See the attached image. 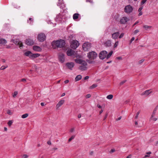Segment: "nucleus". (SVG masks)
I'll return each instance as SVG.
<instances>
[{
	"label": "nucleus",
	"instance_id": "nucleus-16",
	"mask_svg": "<svg viewBox=\"0 0 158 158\" xmlns=\"http://www.w3.org/2000/svg\"><path fill=\"white\" fill-rule=\"evenodd\" d=\"M152 91H151L150 89L147 90L143 92L141 94V95L143 96V95H145L147 96L149 94L152 93Z\"/></svg>",
	"mask_w": 158,
	"mask_h": 158
},
{
	"label": "nucleus",
	"instance_id": "nucleus-14",
	"mask_svg": "<svg viewBox=\"0 0 158 158\" xmlns=\"http://www.w3.org/2000/svg\"><path fill=\"white\" fill-rule=\"evenodd\" d=\"M26 43L28 45H31L33 44V41L29 39H27L26 40Z\"/></svg>",
	"mask_w": 158,
	"mask_h": 158
},
{
	"label": "nucleus",
	"instance_id": "nucleus-42",
	"mask_svg": "<svg viewBox=\"0 0 158 158\" xmlns=\"http://www.w3.org/2000/svg\"><path fill=\"white\" fill-rule=\"evenodd\" d=\"M7 67V66L6 67H5L4 66H2L0 68V70H4Z\"/></svg>",
	"mask_w": 158,
	"mask_h": 158
},
{
	"label": "nucleus",
	"instance_id": "nucleus-35",
	"mask_svg": "<svg viewBox=\"0 0 158 158\" xmlns=\"http://www.w3.org/2000/svg\"><path fill=\"white\" fill-rule=\"evenodd\" d=\"M75 135H72L71 136V137L69 138L68 140V142H70L72 139H74L75 138Z\"/></svg>",
	"mask_w": 158,
	"mask_h": 158
},
{
	"label": "nucleus",
	"instance_id": "nucleus-1",
	"mask_svg": "<svg viewBox=\"0 0 158 158\" xmlns=\"http://www.w3.org/2000/svg\"><path fill=\"white\" fill-rule=\"evenodd\" d=\"M65 43L64 40H60L54 41L52 43V45L54 48L56 47L61 48L64 47L65 45Z\"/></svg>",
	"mask_w": 158,
	"mask_h": 158
},
{
	"label": "nucleus",
	"instance_id": "nucleus-38",
	"mask_svg": "<svg viewBox=\"0 0 158 158\" xmlns=\"http://www.w3.org/2000/svg\"><path fill=\"white\" fill-rule=\"evenodd\" d=\"M140 113V111H139L136 113V116H135V119L137 118L138 117V115H139V114Z\"/></svg>",
	"mask_w": 158,
	"mask_h": 158
},
{
	"label": "nucleus",
	"instance_id": "nucleus-30",
	"mask_svg": "<svg viewBox=\"0 0 158 158\" xmlns=\"http://www.w3.org/2000/svg\"><path fill=\"white\" fill-rule=\"evenodd\" d=\"M28 115V114L26 113L22 115L21 117L23 118H27Z\"/></svg>",
	"mask_w": 158,
	"mask_h": 158
},
{
	"label": "nucleus",
	"instance_id": "nucleus-11",
	"mask_svg": "<svg viewBox=\"0 0 158 158\" xmlns=\"http://www.w3.org/2000/svg\"><path fill=\"white\" fill-rule=\"evenodd\" d=\"M57 5L58 6H60L61 8L63 9L65 7V5L63 0H58V2Z\"/></svg>",
	"mask_w": 158,
	"mask_h": 158
},
{
	"label": "nucleus",
	"instance_id": "nucleus-10",
	"mask_svg": "<svg viewBox=\"0 0 158 158\" xmlns=\"http://www.w3.org/2000/svg\"><path fill=\"white\" fill-rule=\"evenodd\" d=\"M58 58L59 61L61 63H63L65 60L64 55L62 53H60L58 55Z\"/></svg>",
	"mask_w": 158,
	"mask_h": 158
},
{
	"label": "nucleus",
	"instance_id": "nucleus-55",
	"mask_svg": "<svg viewBox=\"0 0 158 158\" xmlns=\"http://www.w3.org/2000/svg\"><path fill=\"white\" fill-rule=\"evenodd\" d=\"M107 114H106L104 117L103 120H105L106 118L107 117Z\"/></svg>",
	"mask_w": 158,
	"mask_h": 158
},
{
	"label": "nucleus",
	"instance_id": "nucleus-26",
	"mask_svg": "<svg viewBox=\"0 0 158 158\" xmlns=\"http://www.w3.org/2000/svg\"><path fill=\"white\" fill-rule=\"evenodd\" d=\"M158 107V106H157L154 109L153 111V112H152V114L151 116V117L152 118L153 117V116L154 115H155L156 113V111L157 110V107Z\"/></svg>",
	"mask_w": 158,
	"mask_h": 158
},
{
	"label": "nucleus",
	"instance_id": "nucleus-15",
	"mask_svg": "<svg viewBox=\"0 0 158 158\" xmlns=\"http://www.w3.org/2000/svg\"><path fill=\"white\" fill-rule=\"evenodd\" d=\"M119 34V33L118 32H114V33L112 34V38L114 39H116L117 38Z\"/></svg>",
	"mask_w": 158,
	"mask_h": 158
},
{
	"label": "nucleus",
	"instance_id": "nucleus-46",
	"mask_svg": "<svg viewBox=\"0 0 158 158\" xmlns=\"http://www.w3.org/2000/svg\"><path fill=\"white\" fill-rule=\"evenodd\" d=\"M144 61V60L143 59H142L140 60L139 62V64H141Z\"/></svg>",
	"mask_w": 158,
	"mask_h": 158
},
{
	"label": "nucleus",
	"instance_id": "nucleus-40",
	"mask_svg": "<svg viewBox=\"0 0 158 158\" xmlns=\"http://www.w3.org/2000/svg\"><path fill=\"white\" fill-rule=\"evenodd\" d=\"M13 123V122L11 120H10L9 121V122L8 123V125L9 126H10L12 123Z\"/></svg>",
	"mask_w": 158,
	"mask_h": 158
},
{
	"label": "nucleus",
	"instance_id": "nucleus-53",
	"mask_svg": "<svg viewBox=\"0 0 158 158\" xmlns=\"http://www.w3.org/2000/svg\"><path fill=\"white\" fill-rule=\"evenodd\" d=\"M116 59H118V60H122V57H121L120 56H118V57H117L116 58Z\"/></svg>",
	"mask_w": 158,
	"mask_h": 158
},
{
	"label": "nucleus",
	"instance_id": "nucleus-5",
	"mask_svg": "<svg viewBox=\"0 0 158 158\" xmlns=\"http://www.w3.org/2000/svg\"><path fill=\"white\" fill-rule=\"evenodd\" d=\"M46 38V36L43 33H41L38 35V39L40 42H43L44 41Z\"/></svg>",
	"mask_w": 158,
	"mask_h": 158
},
{
	"label": "nucleus",
	"instance_id": "nucleus-47",
	"mask_svg": "<svg viewBox=\"0 0 158 158\" xmlns=\"http://www.w3.org/2000/svg\"><path fill=\"white\" fill-rule=\"evenodd\" d=\"M74 130V128H71L69 130L70 132H73Z\"/></svg>",
	"mask_w": 158,
	"mask_h": 158
},
{
	"label": "nucleus",
	"instance_id": "nucleus-41",
	"mask_svg": "<svg viewBox=\"0 0 158 158\" xmlns=\"http://www.w3.org/2000/svg\"><path fill=\"white\" fill-rule=\"evenodd\" d=\"M124 35V33H122L119 36V38L120 39L123 38Z\"/></svg>",
	"mask_w": 158,
	"mask_h": 158
},
{
	"label": "nucleus",
	"instance_id": "nucleus-49",
	"mask_svg": "<svg viewBox=\"0 0 158 158\" xmlns=\"http://www.w3.org/2000/svg\"><path fill=\"white\" fill-rule=\"evenodd\" d=\"M139 32V31L138 30H136L134 31V33L135 34H136L137 33Z\"/></svg>",
	"mask_w": 158,
	"mask_h": 158
},
{
	"label": "nucleus",
	"instance_id": "nucleus-33",
	"mask_svg": "<svg viewBox=\"0 0 158 158\" xmlns=\"http://www.w3.org/2000/svg\"><path fill=\"white\" fill-rule=\"evenodd\" d=\"M143 27L146 30H147L148 29L150 28L151 27V26H148L147 25H145L143 26Z\"/></svg>",
	"mask_w": 158,
	"mask_h": 158
},
{
	"label": "nucleus",
	"instance_id": "nucleus-29",
	"mask_svg": "<svg viewBox=\"0 0 158 158\" xmlns=\"http://www.w3.org/2000/svg\"><path fill=\"white\" fill-rule=\"evenodd\" d=\"M113 53V51H111L108 55L107 54V55L106 56V58L107 59H109L112 55Z\"/></svg>",
	"mask_w": 158,
	"mask_h": 158
},
{
	"label": "nucleus",
	"instance_id": "nucleus-18",
	"mask_svg": "<svg viewBox=\"0 0 158 158\" xmlns=\"http://www.w3.org/2000/svg\"><path fill=\"white\" fill-rule=\"evenodd\" d=\"M33 49L35 51L40 52L42 49L39 46H34L33 47Z\"/></svg>",
	"mask_w": 158,
	"mask_h": 158
},
{
	"label": "nucleus",
	"instance_id": "nucleus-17",
	"mask_svg": "<svg viewBox=\"0 0 158 158\" xmlns=\"http://www.w3.org/2000/svg\"><path fill=\"white\" fill-rule=\"evenodd\" d=\"M64 100H60L56 105V107L57 108H59L62 105H63L64 102Z\"/></svg>",
	"mask_w": 158,
	"mask_h": 158
},
{
	"label": "nucleus",
	"instance_id": "nucleus-25",
	"mask_svg": "<svg viewBox=\"0 0 158 158\" xmlns=\"http://www.w3.org/2000/svg\"><path fill=\"white\" fill-rule=\"evenodd\" d=\"M82 78V76L80 75L77 76L75 78V81H77L81 80Z\"/></svg>",
	"mask_w": 158,
	"mask_h": 158
},
{
	"label": "nucleus",
	"instance_id": "nucleus-6",
	"mask_svg": "<svg viewBox=\"0 0 158 158\" xmlns=\"http://www.w3.org/2000/svg\"><path fill=\"white\" fill-rule=\"evenodd\" d=\"M74 61L76 63L80 64L83 66H86L87 64V63L85 61L81 59H76L74 60Z\"/></svg>",
	"mask_w": 158,
	"mask_h": 158
},
{
	"label": "nucleus",
	"instance_id": "nucleus-28",
	"mask_svg": "<svg viewBox=\"0 0 158 158\" xmlns=\"http://www.w3.org/2000/svg\"><path fill=\"white\" fill-rule=\"evenodd\" d=\"M33 19L31 18L29 19V20H28L27 22L30 24H32L33 23Z\"/></svg>",
	"mask_w": 158,
	"mask_h": 158
},
{
	"label": "nucleus",
	"instance_id": "nucleus-32",
	"mask_svg": "<svg viewBox=\"0 0 158 158\" xmlns=\"http://www.w3.org/2000/svg\"><path fill=\"white\" fill-rule=\"evenodd\" d=\"M18 92L17 91H15L13 94H12V96L13 98H15L16 95L18 94Z\"/></svg>",
	"mask_w": 158,
	"mask_h": 158
},
{
	"label": "nucleus",
	"instance_id": "nucleus-56",
	"mask_svg": "<svg viewBox=\"0 0 158 158\" xmlns=\"http://www.w3.org/2000/svg\"><path fill=\"white\" fill-rule=\"evenodd\" d=\"M139 23V21H136L135 23L134 24H133V26H135V25L137 24H138V23Z\"/></svg>",
	"mask_w": 158,
	"mask_h": 158
},
{
	"label": "nucleus",
	"instance_id": "nucleus-4",
	"mask_svg": "<svg viewBox=\"0 0 158 158\" xmlns=\"http://www.w3.org/2000/svg\"><path fill=\"white\" fill-rule=\"evenodd\" d=\"M79 45L78 42L76 40H73L71 42L70 46L73 49H76Z\"/></svg>",
	"mask_w": 158,
	"mask_h": 158
},
{
	"label": "nucleus",
	"instance_id": "nucleus-50",
	"mask_svg": "<svg viewBox=\"0 0 158 158\" xmlns=\"http://www.w3.org/2000/svg\"><path fill=\"white\" fill-rule=\"evenodd\" d=\"M143 7L142 6V7H140V8H139V9H138V11L139 12H140V11H141V10H142V9H143Z\"/></svg>",
	"mask_w": 158,
	"mask_h": 158
},
{
	"label": "nucleus",
	"instance_id": "nucleus-20",
	"mask_svg": "<svg viewBox=\"0 0 158 158\" xmlns=\"http://www.w3.org/2000/svg\"><path fill=\"white\" fill-rule=\"evenodd\" d=\"M40 56V54L39 53L33 54L31 53V55H30V59H33L37 57Z\"/></svg>",
	"mask_w": 158,
	"mask_h": 158
},
{
	"label": "nucleus",
	"instance_id": "nucleus-45",
	"mask_svg": "<svg viewBox=\"0 0 158 158\" xmlns=\"http://www.w3.org/2000/svg\"><path fill=\"white\" fill-rule=\"evenodd\" d=\"M147 0H142L141 2V4L143 5L145 3Z\"/></svg>",
	"mask_w": 158,
	"mask_h": 158
},
{
	"label": "nucleus",
	"instance_id": "nucleus-3",
	"mask_svg": "<svg viewBox=\"0 0 158 158\" xmlns=\"http://www.w3.org/2000/svg\"><path fill=\"white\" fill-rule=\"evenodd\" d=\"M91 47V44L88 42L84 43L82 45V48L85 51H88Z\"/></svg>",
	"mask_w": 158,
	"mask_h": 158
},
{
	"label": "nucleus",
	"instance_id": "nucleus-36",
	"mask_svg": "<svg viewBox=\"0 0 158 158\" xmlns=\"http://www.w3.org/2000/svg\"><path fill=\"white\" fill-rule=\"evenodd\" d=\"M97 86V85L96 84H94L92 85L90 87V88L91 89H94Z\"/></svg>",
	"mask_w": 158,
	"mask_h": 158
},
{
	"label": "nucleus",
	"instance_id": "nucleus-48",
	"mask_svg": "<svg viewBox=\"0 0 158 158\" xmlns=\"http://www.w3.org/2000/svg\"><path fill=\"white\" fill-rule=\"evenodd\" d=\"M20 81H23V82H26V80L25 78H23V79H22L21 80H20Z\"/></svg>",
	"mask_w": 158,
	"mask_h": 158
},
{
	"label": "nucleus",
	"instance_id": "nucleus-54",
	"mask_svg": "<svg viewBox=\"0 0 158 158\" xmlns=\"http://www.w3.org/2000/svg\"><path fill=\"white\" fill-rule=\"evenodd\" d=\"M135 39V38L134 37H132L131 40L130 42L131 43Z\"/></svg>",
	"mask_w": 158,
	"mask_h": 158
},
{
	"label": "nucleus",
	"instance_id": "nucleus-27",
	"mask_svg": "<svg viewBox=\"0 0 158 158\" xmlns=\"http://www.w3.org/2000/svg\"><path fill=\"white\" fill-rule=\"evenodd\" d=\"M66 54L68 56H70L72 55L73 53L71 50H68L66 52Z\"/></svg>",
	"mask_w": 158,
	"mask_h": 158
},
{
	"label": "nucleus",
	"instance_id": "nucleus-12",
	"mask_svg": "<svg viewBox=\"0 0 158 158\" xmlns=\"http://www.w3.org/2000/svg\"><path fill=\"white\" fill-rule=\"evenodd\" d=\"M128 20V19L126 17H123L120 19V23L121 24H125Z\"/></svg>",
	"mask_w": 158,
	"mask_h": 158
},
{
	"label": "nucleus",
	"instance_id": "nucleus-58",
	"mask_svg": "<svg viewBox=\"0 0 158 158\" xmlns=\"http://www.w3.org/2000/svg\"><path fill=\"white\" fill-rule=\"evenodd\" d=\"M89 78V77L88 76H86L85 77L84 79L85 80L88 79Z\"/></svg>",
	"mask_w": 158,
	"mask_h": 158
},
{
	"label": "nucleus",
	"instance_id": "nucleus-63",
	"mask_svg": "<svg viewBox=\"0 0 158 158\" xmlns=\"http://www.w3.org/2000/svg\"><path fill=\"white\" fill-rule=\"evenodd\" d=\"M115 152V150L114 149H112L110 150V152Z\"/></svg>",
	"mask_w": 158,
	"mask_h": 158
},
{
	"label": "nucleus",
	"instance_id": "nucleus-31",
	"mask_svg": "<svg viewBox=\"0 0 158 158\" xmlns=\"http://www.w3.org/2000/svg\"><path fill=\"white\" fill-rule=\"evenodd\" d=\"M91 60V59H87L86 60V61L89 64H91L94 62L93 60Z\"/></svg>",
	"mask_w": 158,
	"mask_h": 158
},
{
	"label": "nucleus",
	"instance_id": "nucleus-23",
	"mask_svg": "<svg viewBox=\"0 0 158 158\" xmlns=\"http://www.w3.org/2000/svg\"><path fill=\"white\" fill-rule=\"evenodd\" d=\"M87 68L86 66H84L81 65L79 66V69L81 71H84L86 70Z\"/></svg>",
	"mask_w": 158,
	"mask_h": 158
},
{
	"label": "nucleus",
	"instance_id": "nucleus-39",
	"mask_svg": "<svg viewBox=\"0 0 158 158\" xmlns=\"http://www.w3.org/2000/svg\"><path fill=\"white\" fill-rule=\"evenodd\" d=\"M127 81V80H124V81H121L120 83V85H123L126 81Z\"/></svg>",
	"mask_w": 158,
	"mask_h": 158
},
{
	"label": "nucleus",
	"instance_id": "nucleus-8",
	"mask_svg": "<svg viewBox=\"0 0 158 158\" xmlns=\"http://www.w3.org/2000/svg\"><path fill=\"white\" fill-rule=\"evenodd\" d=\"M107 55V52L106 51H102L99 53V56L100 59L103 60L105 58H106Z\"/></svg>",
	"mask_w": 158,
	"mask_h": 158
},
{
	"label": "nucleus",
	"instance_id": "nucleus-59",
	"mask_svg": "<svg viewBox=\"0 0 158 158\" xmlns=\"http://www.w3.org/2000/svg\"><path fill=\"white\" fill-rule=\"evenodd\" d=\"M139 14L138 15L139 16H141L142 15V11L139 12Z\"/></svg>",
	"mask_w": 158,
	"mask_h": 158
},
{
	"label": "nucleus",
	"instance_id": "nucleus-34",
	"mask_svg": "<svg viewBox=\"0 0 158 158\" xmlns=\"http://www.w3.org/2000/svg\"><path fill=\"white\" fill-rule=\"evenodd\" d=\"M113 96L112 94H110L107 96L106 98L109 99H111L112 98Z\"/></svg>",
	"mask_w": 158,
	"mask_h": 158
},
{
	"label": "nucleus",
	"instance_id": "nucleus-9",
	"mask_svg": "<svg viewBox=\"0 0 158 158\" xmlns=\"http://www.w3.org/2000/svg\"><path fill=\"white\" fill-rule=\"evenodd\" d=\"M13 42L16 45L19 46L20 48L23 47V44L22 42L18 39H15L13 40Z\"/></svg>",
	"mask_w": 158,
	"mask_h": 158
},
{
	"label": "nucleus",
	"instance_id": "nucleus-62",
	"mask_svg": "<svg viewBox=\"0 0 158 158\" xmlns=\"http://www.w3.org/2000/svg\"><path fill=\"white\" fill-rule=\"evenodd\" d=\"M69 82V80H66L64 81V82L66 84L68 83Z\"/></svg>",
	"mask_w": 158,
	"mask_h": 158
},
{
	"label": "nucleus",
	"instance_id": "nucleus-19",
	"mask_svg": "<svg viewBox=\"0 0 158 158\" xmlns=\"http://www.w3.org/2000/svg\"><path fill=\"white\" fill-rule=\"evenodd\" d=\"M104 44L106 47H110L112 45L111 41L110 40H108L105 42Z\"/></svg>",
	"mask_w": 158,
	"mask_h": 158
},
{
	"label": "nucleus",
	"instance_id": "nucleus-52",
	"mask_svg": "<svg viewBox=\"0 0 158 158\" xmlns=\"http://www.w3.org/2000/svg\"><path fill=\"white\" fill-rule=\"evenodd\" d=\"M28 157V156L27 155L25 154L23 155V157L24 158H27Z\"/></svg>",
	"mask_w": 158,
	"mask_h": 158
},
{
	"label": "nucleus",
	"instance_id": "nucleus-2",
	"mask_svg": "<svg viewBox=\"0 0 158 158\" xmlns=\"http://www.w3.org/2000/svg\"><path fill=\"white\" fill-rule=\"evenodd\" d=\"M97 54L94 51H91L87 54V57L89 59L94 60L97 57Z\"/></svg>",
	"mask_w": 158,
	"mask_h": 158
},
{
	"label": "nucleus",
	"instance_id": "nucleus-44",
	"mask_svg": "<svg viewBox=\"0 0 158 158\" xmlns=\"http://www.w3.org/2000/svg\"><path fill=\"white\" fill-rule=\"evenodd\" d=\"M7 113L9 115H11L12 114V113L11 112V111L10 110H8L7 111Z\"/></svg>",
	"mask_w": 158,
	"mask_h": 158
},
{
	"label": "nucleus",
	"instance_id": "nucleus-57",
	"mask_svg": "<svg viewBox=\"0 0 158 158\" xmlns=\"http://www.w3.org/2000/svg\"><path fill=\"white\" fill-rule=\"evenodd\" d=\"M97 106L99 108H102V106L100 105L99 104H98L97 105Z\"/></svg>",
	"mask_w": 158,
	"mask_h": 158
},
{
	"label": "nucleus",
	"instance_id": "nucleus-22",
	"mask_svg": "<svg viewBox=\"0 0 158 158\" xmlns=\"http://www.w3.org/2000/svg\"><path fill=\"white\" fill-rule=\"evenodd\" d=\"M31 53L32 52L31 51H28L24 53V55L25 56H29L30 58V55H31Z\"/></svg>",
	"mask_w": 158,
	"mask_h": 158
},
{
	"label": "nucleus",
	"instance_id": "nucleus-7",
	"mask_svg": "<svg viewBox=\"0 0 158 158\" xmlns=\"http://www.w3.org/2000/svg\"><path fill=\"white\" fill-rule=\"evenodd\" d=\"M133 9L132 6L128 5L125 6L124 9V11L127 13H130L132 11Z\"/></svg>",
	"mask_w": 158,
	"mask_h": 158
},
{
	"label": "nucleus",
	"instance_id": "nucleus-13",
	"mask_svg": "<svg viewBox=\"0 0 158 158\" xmlns=\"http://www.w3.org/2000/svg\"><path fill=\"white\" fill-rule=\"evenodd\" d=\"M74 64L73 62L67 63L66 64V65L69 69L72 70L73 68V67Z\"/></svg>",
	"mask_w": 158,
	"mask_h": 158
},
{
	"label": "nucleus",
	"instance_id": "nucleus-61",
	"mask_svg": "<svg viewBox=\"0 0 158 158\" xmlns=\"http://www.w3.org/2000/svg\"><path fill=\"white\" fill-rule=\"evenodd\" d=\"M94 153L93 151H91L90 152L89 154L90 155H92Z\"/></svg>",
	"mask_w": 158,
	"mask_h": 158
},
{
	"label": "nucleus",
	"instance_id": "nucleus-37",
	"mask_svg": "<svg viewBox=\"0 0 158 158\" xmlns=\"http://www.w3.org/2000/svg\"><path fill=\"white\" fill-rule=\"evenodd\" d=\"M118 41H116L114 44V48H116L118 45Z\"/></svg>",
	"mask_w": 158,
	"mask_h": 158
},
{
	"label": "nucleus",
	"instance_id": "nucleus-64",
	"mask_svg": "<svg viewBox=\"0 0 158 158\" xmlns=\"http://www.w3.org/2000/svg\"><path fill=\"white\" fill-rule=\"evenodd\" d=\"M81 117V114H79L78 115V118H79Z\"/></svg>",
	"mask_w": 158,
	"mask_h": 158
},
{
	"label": "nucleus",
	"instance_id": "nucleus-43",
	"mask_svg": "<svg viewBox=\"0 0 158 158\" xmlns=\"http://www.w3.org/2000/svg\"><path fill=\"white\" fill-rule=\"evenodd\" d=\"M86 2H89L91 4H93V0H86Z\"/></svg>",
	"mask_w": 158,
	"mask_h": 158
},
{
	"label": "nucleus",
	"instance_id": "nucleus-51",
	"mask_svg": "<svg viewBox=\"0 0 158 158\" xmlns=\"http://www.w3.org/2000/svg\"><path fill=\"white\" fill-rule=\"evenodd\" d=\"M91 97V95L90 94H88L86 96V98H89Z\"/></svg>",
	"mask_w": 158,
	"mask_h": 158
},
{
	"label": "nucleus",
	"instance_id": "nucleus-60",
	"mask_svg": "<svg viewBox=\"0 0 158 158\" xmlns=\"http://www.w3.org/2000/svg\"><path fill=\"white\" fill-rule=\"evenodd\" d=\"M121 118H122V117L120 116V117H119L117 119H116V120L118 121V120H120L121 119Z\"/></svg>",
	"mask_w": 158,
	"mask_h": 158
},
{
	"label": "nucleus",
	"instance_id": "nucleus-24",
	"mask_svg": "<svg viewBox=\"0 0 158 158\" xmlns=\"http://www.w3.org/2000/svg\"><path fill=\"white\" fill-rule=\"evenodd\" d=\"M79 14L78 13H75L73 15V19L74 20L77 19L78 18V16Z\"/></svg>",
	"mask_w": 158,
	"mask_h": 158
},
{
	"label": "nucleus",
	"instance_id": "nucleus-21",
	"mask_svg": "<svg viewBox=\"0 0 158 158\" xmlns=\"http://www.w3.org/2000/svg\"><path fill=\"white\" fill-rule=\"evenodd\" d=\"M6 40L2 38H0V44H4L6 43Z\"/></svg>",
	"mask_w": 158,
	"mask_h": 158
}]
</instances>
